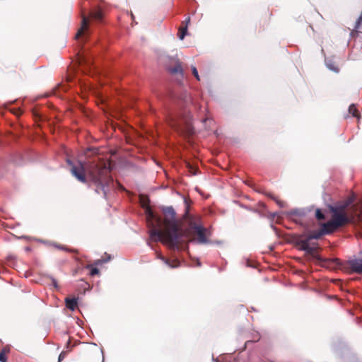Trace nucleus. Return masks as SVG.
<instances>
[{
  "label": "nucleus",
  "instance_id": "1",
  "mask_svg": "<svg viewBox=\"0 0 362 362\" xmlns=\"http://www.w3.org/2000/svg\"><path fill=\"white\" fill-rule=\"evenodd\" d=\"M142 206L146 207V222L151 239L153 241H160L173 250L182 249L187 242H207L205 228L196 218L189 217L187 226L184 227L176 219V213L172 206L163 209V219L156 216L149 206L144 204Z\"/></svg>",
  "mask_w": 362,
  "mask_h": 362
},
{
  "label": "nucleus",
  "instance_id": "2",
  "mask_svg": "<svg viewBox=\"0 0 362 362\" xmlns=\"http://www.w3.org/2000/svg\"><path fill=\"white\" fill-rule=\"evenodd\" d=\"M71 174L81 182H91L96 186L95 192H102L106 197V187L112 183L107 160L98 156L86 162H78L74 165L69 161Z\"/></svg>",
  "mask_w": 362,
  "mask_h": 362
},
{
  "label": "nucleus",
  "instance_id": "3",
  "mask_svg": "<svg viewBox=\"0 0 362 362\" xmlns=\"http://www.w3.org/2000/svg\"><path fill=\"white\" fill-rule=\"evenodd\" d=\"M346 205L330 206L329 207L332 213L331 219L325 223V228L327 232L333 233L337 228H341L350 222L346 212Z\"/></svg>",
  "mask_w": 362,
  "mask_h": 362
},
{
  "label": "nucleus",
  "instance_id": "4",
  "mask_svg": "<svg viewBox=\"0 0 362 362\" xmlns=\"http://www.w3.org/2000/svg\"><path fill=\"white\" fill-rule=\"evenodd\" d=\"M320 265L329 270L351 269V272H362V259L350 260L343 264L337 258L325 259L320 260Z\"/></svg>",
  "mask_w": 362,
  "mask_h": 362
},
{
  "label": "nucleus",
  "instance_id": "5",
  "mask_svg": "<svg viewBox=\"0 0 362 362\" xmlns=\"http://www.w3.org/2000/svg\"><path fill=\"white\" fill-rule=\"evenodd\" d=\"M103 18V13L100 8L90 11L89 16H87L83 12L81 13V24L78 30L75 39L78 40L81 37H86L88 35L90 20L100 23Z\"/></svg>",
  "mask_w": 362,
  "mask_h": 362
},
{
  "label": "nucleus",
  "instance_id": "6",
  "mask_svg": "<svg viewBox=\"0 0 362 362\" xmlns=\"http://www.w3.org/2000/svg\"><path fill=\"white\" fill-rule=\"evenodd\" d=\"M172 125L177 131L180 132L182 133H185L188 135H191L194 133L192 124L187 120L185 121V126L183 127L181 124L177 123L173 124Z\"/></svg>",
  "mask_w": 362,
  "mask_h": 362
},
{
  "label": "nucleus",
  "instance_id": "7",
  "mask_svg": "<svg viewBox=\"0 0 362 362\" xmlns=\"http://www.w3.org/2000/svg\"><path fill=\"white\" fill-rule=\"evenodd\" d=\"M156 257L163 261V262L166 264L169 268L174 269L179 266L180 262L177 259H170L165 257L162 255L161 253L156 252Z\"/></svg>",
  "mask_w": 362,
  "mask_h": 362
},
{
  "label": "nucleus",
  "instance_id": "8",
  "mask_svg": "<svg viewBox=\"0 0 362 362\" xmlns=\"http://www.w3.org/2000/svg\"><path fill=\"white\" fill-rule=\"evenodd\" d=\"M110 256L105 254V257H102L94 262L92 264L87 265L86 268L90 269V272H99L98 267L101 266L103 264L107 262L110 259Z\"/></svg>",
  "mask_w": 362,
  "mask_h": 362
},
{
  "label": "nucleus",
  "instance_id": "9",
  "mask_svg": "<svg viewBox=\"0 0 362 362\" xmlns=\"http://www.w3.org/2000/svg\"><path fill=\"white\" fill-rule=\"evenodd\" d=\"M168 70L171 74H178L180 75L181 78H183L184 70L182 69V64L179 60H176L175 66L173 67L169 66Z\"/></svg>",
  "mask_w": 362,
  "mask_h": 362
},
{
  "label": "nucleus",
  "instance_id": "10",
  "mask_svg": "<svg viewBox=\"0 0 362 362\" xmlns=\"http://www.w3.org/2000/svg\"><path fill=\"white\" fill-rule=\"evenodd\" d=\"M310 239H309V237L305 240H301L299 241L298 245L300 250H304L309 254H312L314 252V248L310 246Z\"/></svg>",
  "mask_w": 362,
  "mask_h": 362
},
{
  "label": "nucleus",
  "instance_id": "11",
  "mask_svg": "<svg viewBox=\"0 0 362 362\" xmlns=\"http://www.w3.org/2000/svg\"><path fill=\"white\" fill-rule=\"evenodd\" d=\"M65 303H66V308L72 311H74L78 306V301H77V298H66Z\"/></svg>",
  "mask_w": 362,
  "mask_h": 362
},
{
  "label": "nucleus",
  "instance_id": "12",
  "mask_svg": "<svg viewBox=\"0 0 362 362\" xmlns=\"http://www.w3.org/2000/svg\"><path fill=\"white\" fill-rule=\"evenodd\" d=\"M332 233V232H327V230L325 228V224L323 223L322 225V228L320 231L313 233L309 235V239H318L320 238L322 235L325 234H329Z\"/></svg>",
  "mask_w": 362,
  "mask_h": 362
},
{
  "label": "nucleus",
  "instance_id": "13",
  "mask_svg": "<svg viewBox=\"0 0 362 362\" xmlns=\"http://www.w3.org/2000/svg\"><path fill=\"white\" fill-rule=\"evenodd\" d=\"M52 245L54 247L58 248L59 250H64V251L69 252L78 253V250L76 249L68 248L65 245H60V244H58L56 243H53Z\"/></svg>",
  "mask_w": 362,
  "mask_h": 362
},
{
  "label": "nucleus",
  "instance_id": "14",
  "mask_svg": "<svg viewBox=\"0 0 362 362\" xmlns=\"http://www.w3.org/2000/svg\"><path fill=\"white\" fill-rule=\"evenodd\" d=\"M187 25H181L179 28V30H178V37L180 39V40H183L185 36L187 34Z\"/></svg>",
  "mask_w": 362,
  "mask_h": 362
},
{
  "label": "nucleus",
  "instance_id": "15",
  "mask_svg": "<svg viewBox=\"0 0 362 362\" xmlns=\"http://www.w3.org/2000/svg\"><path fill=\"white\" fill-rule=\"evenodd\" d=\"M349 114L352 115V116L358 118L359 114L358 111L354 104H351L349 107Z\"/></svg>",
  "mask_w": 362,
  "mask_h": 362
},
{
  "label": "nucleus",
  "instance_id": "16",
  "mask_svg": "<svg viewBox=\"0 0 362 362\" xmlns=\"http://www.w3.org/2000/svg\"><path fill=\"white\" fill-rule=\"evenodd\" d=\"M267 197H270L272 199L274 200L280 207L282 208L284 206L285 203L283 201L278 199L277 197H275L273 194L267 193Z\"/></svg>",
  "mask_w": 362,
  "mask_h": 362
},
{
  "label": "nucleus",
  "instance_id": "17",
  "mask_svg": "<svg viewBox=\"0 0 362 362\" xmlns=\"http://www.w3.org/2000/svg\"><path fill=\"white\" fill-rule=\"evenodd\" d=\"M187 167L192 175H195L197 174L198 168L197 167L193 166L189 163H187Z\"/></svg>",
  "mask_w": 362,
  "mask_h": 362
},
{
  "label": "nucleus",
  "instance_id": "18",
  "mask_svg": "<svg viewBox=\"0 0 362 362\" xmlns=\"http://www.w3.org/2000/svg\"><path fill=\"white\" fill-rule=\"evenodd\" d=\"M315 217L317 220H325V216L324 215V214L322 212V211L319 209H317L316 211H315Z\"/></svg>",
  "mask_w": 362,
  "mask_h": 362
},
{
  "label": "nucleus",
  "instance_id": "19",
  "mask_svg": "<svg viewBox=\"0 0 362 362\" xmlns=\"http://www.w3.org/2000/svg\"><path fill=\"white\" fill-rule=\"evenodd\" d=\"M192 71L194 76L196 78L197 80L200 81L199 75L198 74V71L197 68L194 66H192Z\"/></svg>",
  "mask_w": 362,
  "mask_h": 362
},
{
  "label": "nucleus",
  "instance_id": "20",
  "mask_svg": "<svg viewBox=\"0 0 362 362\" xmlns=\"http://www.w3.org/2000/svg\"><path fill=\"white\" fill-rule=\"evenodd\" d=\"M0 361L1 362H6L7 361V358L5 354V349H3L0 352Z\"/></svg>",
  "mask_w": 362,
  "mask_h": 362
},
{
  "label": "nucleus",
  "instance_id": "21",
  "mask_svg": "<svg viewBox=\"0 0 362 362\" xmlns=\"http://www.w3.org/2000/svg\"><path fill=\"white\" fill-rule=\"evenodd\" d=\"M327 66L332 71H335V72H338L339 71V68L337 67V66H332L331 64H327Z\"/></svg>",
  "mask_w": 362,
  "mask_h": 362
},
{
  "label": "nucleus",
  "instance_id": "22",
  "mask_svg": "<svg viewBox=\"0 0 362 362\" xmlns=\"http://www.w3.org/2000/svg\"><path fill=\"white\" fill-rule=\"evenodd\" d=\"M35 273H27V272H25L23 273V277L24 278H30L31 276H33V274H35Z\"/></svg>",
  "mask_w": 362,
  "mask_h": 362
},
{
  "label": "nucleus",
  "instance_id": "23",
  "mask_svg": "<svg viewBox=\"0 0 362 362\" xmlns=\"http://www.w3.org/2000/svg\"><path fill=\"white\" fill-rule=\"evenodd\" d=\"M247 265L250 267H252V268H255V263H253L252 262H250L249 260L247 261Z\"/></svg>",
  "mask_w": 362,
  "mask_h": 362
},
{
  "label": "nucleus",
  "instance_id": "24",
  "mask_svg": "<svg viewBox=\"0 0 362 362\" xmlns=\"http://www.w3.org/2000/svg\"><path fill=\"white\" fill-rule=\"evenodd\" d=\"M64 354H65L64 352H62L60 354V355L59 356V358H58L59 362H61L63 360V358L64 357Z\"/></svg>",
  "mask_w": 362,
  "mask_h": 362
},
{
  "label": "nucleus",
  "instance_id": "25",
  "mask_svg": "<svg viewBox=\"0 0 362 362\" xmlns=\"http://www.w3.org/2000/svg\"><path fill=\"white\" fill-rule=\"evenodd\" d=\"M189 21H190V18H189V17H188V18H187L185 21H183V22L182 23V25H188V23H189Z\"/></svg>",
  "mask_w": 362,
  "mask_h": 362
},
{
  "label": "nucleus",
  "instance_id": "26",
  "mask_svg": "<svg viewBox=\"0 0 362 362\" xmlns=\"http://www.w3.org/2000/svg\"><path fill=\"white\" fill-rule=\"evenodd\" d=\"M52 283H53V285L54 286V287L57 288L58 285H57L56 280L52 279Z\"/></svg>",
  "mask_w": 362,
  "mask_h": 362
},
{
  "label": "nucleus",
  "instance_id": "27",
  "mask_svg": "<svg viewBox=\"0 0 362 362\" xmlns=\"http://www.w3.org/2000/svg\"><path fill=\"white\" fill-rule=\"evenodd\" d=\"M99 273H95V272H93V273H90V274L92 275H94V274H98Z\"/></svg>",
  "mask_w": 362,
  "mask_h": 362
},
{
  "label": "nucleus",
  "instance_id": "28",
  "mask_svg": "<svg viewBox=\"0 0 362 362\" xmlns=\"http://www.w3.org/2000/svg\"><path fill=\"white\" fill-rule=\"evenodd\" d=\"M296 272H302L301 270H296Z\"/></svg>",
  "mask_w": 362,
  "mask_h": 362
}]
</instances>
